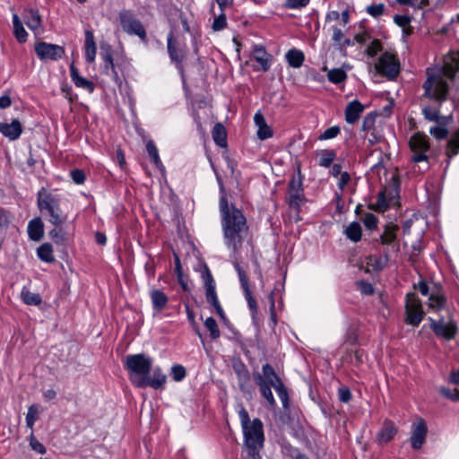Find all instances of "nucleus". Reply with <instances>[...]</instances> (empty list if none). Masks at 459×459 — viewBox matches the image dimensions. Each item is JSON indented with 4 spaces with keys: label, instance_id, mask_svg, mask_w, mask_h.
I'll return each instance as SVG.
<instances>
[{
    "label": "nucleus",
    "instance_id": "obj_1",
    "mask_svg": "<svg viewBox=\"0 0 459 459\" xmlns=\"http://www.w3.org/2000/svg\"><path fill=\"white\" fill-rule=\"evenodd\" d=\"M459 70V54L451 52L445 56L440 69H427V80L423 84L424 95L429 99L442 102L446 100L448 84L444 76L453 79Z\"/></svg>",
    "mask_w": 459,
    "mask_h": 459
},
{
    "label": "nucleus",
    "instance_id": "obj_2",
    "mask_svg": "<svg viewBox=\"0 0 459 459\" xmlns=\"http://www.w3.org/2000/svg\"><path fill=\"white\" fill-rule=\"evenodd\" d=\"M224 243L233 253H237L247 234V219L238 209H233L231 214L221 219Z\"/></svg>",
    "mask_w": 459,
    "mask_h": 459
},
{
    "label": "nucleus",
    "instance_id": "obj_3",
    "mask_svg": "<svg viewBox=\"0 0 459 459\" xmlns=\"http://www.w3.org/2000/svg\"><path fill=\"white\" fill-rule=\"evenodd\" d=\"M60 203L61 196L59 195L48 192L45 188L40 189L38 193V207L53 226L64 225L67 220V216L61 209Z\"/></svg>",
    "mask_w": 459,
    "mask_h": 459
},
{
    "label": "nucleus",
    "instance_id": "obj_4",
    "mask_svg": "<svg viewBox=\"0 0 459 459\" xmlns=\"http://www.w3.org/2000/svg\"><path fill=\"white\" fill-rule=\"evenodd\" d=\"M243 430L245 447L264 446V429L259 419L250 420L247 411L240 404L238 410Z\"/></svg>",
    "mask_w": 459,
    "mask_h": 459
},
{
    "label": "nucleus",
    "instance_id": "obj_5",
    "mask_svg": "<svg viewBox=\"0 0 459 459\" xmlns=\"http://www.w3.org/2000/svg\"><path fill=\"white\" fill-rule=\"evenodd\" d=\"M152 366V359L143 353L128 355L125 360L130 381L136 387H144V377L150 375Z\"/></svg>",
    "mask_w": 459,
    "mask_h": 459
},
{
    "label": "nucleus",
    "instance_id": "obj_6",
    "mask_svg": "<svg viewBox=\"0 0 459 459\" xmlns=\"http://www.w3.org/2000/svg\"><path fill=\"white\" fill-rule=\"evenodd\" d=\"M260 377L265 385H272L281 399L283 407H287L289 403V394L281 379L276 374L274 368L270 364H264L262 368Z\"/></svg>",
    "mask_w": 459,
    "mask_h": 459
},
{
    "label": "nucleus",
    "instance_id": "obj_7",
    "mask_svg": "<svg viewBox=\"0 0 459 459\" xmlns=\"http://www.w3.org/2000/svg\"><path fill=\"white\" fill-rule=\"evenodd\" d=\"M305 201L302 177L300 171L294 175L289 182L288 204L291 209L299 212L301 204Z\"/></svg>",
    "mask_w": 459,
    "mask_h": 459
},
{
    "label": "nucleus",
    "instance_id": "obj_8",
    "mask_svg": "<svg viewBox=\"0 0 459 459\" xmlns=\"http://www.w3.org/2000/svg\"><path fill=\"white\" fill-rule=\"evenodd\" d=\"M405 322L408 325L418 326L423 319L424 311L420 299L415 293H408L405 299Z\"/></svg>",
    "mask_w": 459,
    "mask_h": 459
},
{
    "label": "nucleus",
    "instance_id": "obj_9",
    "mask_svg": "<svg viewBox=\"0 0 459 459\" xmlns=\"http://www.w3.org/2000/svg\"><path fill=\"white\" fill-rule=\"evenodd\" d=\"M119 20L122 29L129 35H136L141 39H146V31L141 22L130 10H122L119 13Z\"/></svg>",
    "mask_w": 459,
    "mask_h": 459
},
{
    "label": "nucleus",
    "instance_id": "obj_10",
    "mask_svg": "<svg viewBox=\"0 0 459 459\" xmlns=\"http://www.w3.org/2000/svg\"><path fill=\"white\" fill-rule=\"evenodd\" d=\"M412 152L411 160L415 163L428 161L427 152L429 151V143L427 135L420 133L414 134L409 142Z\"/></svg>",
    "mask_w": 459,
    "mask_h": 459
},
{
    "label": "nucleus",
    "instance_id": "obj_11",
    "mask_svg": "<svg viewBox=\"0 0 459 459\" xmlns=\"http://www.w3.org/2000/svg\"><path fill=\"white\" fill-rule=\"evenodd\" d=\"M376 68L380 74L389 79H394L400 71V64L394 54L385 52L379 57L378 63L376 65Z\"/></svg>",
    "mask_w": 459,
    "mask_h": 459
},
{
    "label": "nucleus",
    "instance_id": "obj_12",
    "mask_svg": "<svg viewBox=\"0 0 459 459\" xmlns=\"http://www.w3.org/2000/svg\"><path fill=\"white\" fill-rule=\"evenodd\" d=\"M34 49L39 58L43 61L58 60L65 53L61 46L47 42L36 43Z\"/></svg>",
    "mask_w": 459,
    "mask_h": 459
},
{
    "label": "nucleus",
    "instance_id": "obj_13",
    "mask_svg": "<svg viewBox=\"0 0 459 459\" xmlns=\"http://www.w3.org/2000/svg\"><path fill=\"white\" fill-rule=\"evenodd\" d=\"M204 285H205V297L206 300L209 304H211L216 313L220 316L221 319H225V313L220 304L218 299L216 290H215V281L212 278V275L209 270L206 271L205 275L204 276Z\"/></svg>",
    "mask_w": 459,
    "mask_h": 459
},
{
    "label": "nucleus",
    "instance_id": "obj_14",
    "mask_svg": "<svg viewBox=\"0 0 459 459\" xmlns=\"http://www.w3.org/2000/svg\"><path fill=\"white\" fill-rule=\"evenodd\" d=\"M429 321L430 323V328L437 336L446 340H451L455 336L456 325L454 322H446L444 318L436 321L431 317H429Z\"/></svg>",
    "mask_w": 459,
    "mask_h": 459
},
{
    "label": "nucleus",
    "instance_id": "obj_15",
    "mask_svg": "<svg viewBox=\"0 0 459 459\" xmlns=\"http://www.w3.org/2000/svg\"><path fill=\"white\" fill-rule=\"evenodd\" d=\"M428 428L426 421L419 418L411 425V445L413 449H420L426 440Z\"/></svg>",
    "mask_w": 459,
    "mask_h": 459
},
{
    "label": "nucleus",
    "instance_id": "obj_16",
    "mask_svg": "<svg viewBox=\"0 0 459 459\" xmlns=\"http://www.w3.org/2000/svg\"><path fill=\"white\" fill-rule=\"evenodd\" d=\"M167 49L170 60L176 64L178 70L182 71V62L185 58V51L183 48L178 47L172 31H170L167 37Z\"/></svg>",
    "mask_w": 459,
    "mask_h": 459
},
{
    "label": "nucleus",
    "instance_id": "obj_17",
    "mask_svg": "<svg viewBox=\"0 0 459 459\" xmlns=\"http://www.w3.org/2000/svg\"><path fill=\"white\" fill-rule=\"evenodd\" d=\"M253 59L259 64V67L255 70L266 72L271 66V56L266 52L265 48L261 45H254L252 48Z\"/></svg>",
    "mask_w": 459,
    "mask_h": 459
},
{
    "label": "nucleus",
    "instance_id": "obj_18",
    "mask_svg": "<svg viewBox=\"0 0 459 459\" xmlns=\"http://www.w3.org/2000/svg\"><path fill=\"white\" fill-rule=\"evenodd\" d=\"M154 314L163 311L169 304L168 296L159 289H152L149 292Z\"/></svg>",
    "mask_w": 459,
    "mask_h": 459
},
{
    "label": "nucleus",
    "instance_id": "obj_19",
    "mask_svg": "<svg viewBox=\"0 0 459 459\" xmlns=\"http://www.w3.org/2000/svg\"><path fill=\"white\" fill-rule=\"evenodd\" d=\"M22 132V124L17 119H13L10 124L0 123V133L11 141L18 139Z\"/></svg>",
    "mask_w": 459,
    "mask_h": 459
},
{
    "label": "nucleus",
    "instance_id": "obj_20",
    "mask_svg": "<svg viewBox=\"0 0 459 459\" xmlns=\"http://www.w3.org/2000/svg\"><path fill=\"white\" fill-rule=\"evenodd\" d=\"M365 107L357 100L349 102L345 108V120L348 124L356 123L363 113Z\"/></svg>",
    "mask_w": 459,
    "mask_h": 459
},
{
    "label": "nucleus",
    "instance_id": "obj_21",
    "mask_svg": "<svg viewBox=\"0 0 459 459\" xmlns=\"http://www.w3.org/2000/svg\"><path fill=\"white\" fill-rule=\"evenodd\" d=\"M253 377H254L255 384L259 387L261 395L268 403V404L271 408H274L276 406V401H275L273 392H272L273 386L270 385H265L264 380H262V378L260 377L259 372H255L253 374Z\"/></svg>",
    "mask_w": 459,
    "mask_h": 459
},
{
    "label": "nucleus",
    "instance_id": "obj_22",
    "mask_svg": "<svg viewBox=\"0 0 459 459\" xmlns=\"http://www.w3.org/2000/svg\"><path fill=\"white\" fill-rule=\"evenodd\" d=\"M23 18L27 27L34 33L41 30V16L36 9H26L24 11Z\"/></svg>",
    "mask_w": 459,
    "mask_h": 459
},
{
    "label": "nucleus",
    "instance_id": "obj_23",
    "mask_svg": "<svg viewBox=\"0 0 459 459\" xmlns=\"http://www.w3.org/2000/svg\"><path fill=\"white\" fill-rule=\"evenodd\" d=\"M167 380L166 375L162 372L160 368H155L152 370V373L151 376L144 377V387L149 385L152 387L153 389H160L161 388Z\"/></svg>",
    "mask_w": 459,
    "mask_h": 459
},
{
    "label": "nucleus",
    "instance_id": "obj_24",
    "mask_svg": "<svg viewBox=\"0 0 459 459\" xmlns=\"http://www.w3.org/2000/svg\"><path fill=\"white\" fill-rule=\"evenodd\" d=\"M446 299L440 290H431L428 300L429 309L438 312L446 307Z\"/></svg>",
    "mask_w": 459,
    "mask_h": 459
},
{
    "label": "nucleus",
    "instance_id": "obj_25",
    "mask_svg": "<svg viewBox=\"0 0 459 459\" xmlns=\"http://www.w3.org/2000/svg\"><path fill=\"white\" fill-rule=\"evenodd\" d=\"M397 433V429L394 423L390 420H385L383 424L382 429L377 436V442L379 444H386L391 441Z\"/></svg>",
    "mask_w": 459,
    "mask_h": 459
},
{
    "label": "nucleus",
    "instance_id": "obj_26",
    "mask_svg": "<svg viewBox=\"0 0 459 459\" xmlns=\"http://www.w3.org/2000/svg\"><path fill=\"white\" fill-rule=\"evenodd\" d=\"M70 75L73 82L76 87L82 88L90 93L93 92L95 89L94 83L89 81L88 79L81 76L79 74L78 70L74 67V65H72L70 67Z\"/></svg>",
    "mask_w": 459,
    "mask_h": 459
},
{
    "label": "nucleus",
    "instance_id": "obj_27",
    "mask_svg": "<svg viewBox=\"0 0 459 459\" xmlns=\"http://www.w3.org/2000/svg\"><path fill=\"white\" fill-rule=\"evenodd\" d=\"M84 56L88 63H92L96 57L97 47L91 30H85Z\"/></svg>",
    "mask_w": 459,
    "mask_h": 459
},
{
    "label": "nucleus",
    "instance_id": "obj_28",
    "mask_svg": "<svg viewBox=\"0 0 459 459\" xmlns=\"http://www.w3.org/2000/svg\"><path fill=\"white\" fill-rule=\"evenodd\" d=\"M29 238L34 241H39L44 234V224L39 217L34 218L28 224Z\"/></svg>",
    "mask_w": 459,
    "mask_h": 459
},
{
    "label": "nucleus",
    "instance_id": "obj_29",
    "mask_svg": "<svg viewBox=\"0 0 459 459\" xmlns=\"http://www.w3.org/2000/svg\"><path fill=\"white\" fill-rule=\"evenodd\" d=\"M399 227L394 224H388L385 227L383 233L380 236L381 243L383 245H392L397 238V231Z\"/></svg>",
    "mask_w": 459,
    "mask_h": 459
},
{
    "label": "nucleus",
    "instance_id": "obj_30",
    "mask_svg": "<svg viewBox=\"0 0 459 459\" xmlns=\"http://www.w3.org/2000/svg\"><path fill=\"white\" fill-rule=\"evenodd\" d=\"M286 60L293 68H299L305 60V56L301 50L292 48L286 53Z\"/></svg>",
    "mask_w": 459,
    "mask_h": 459
},
{
    "label": "nucleus",
    "instance_id": "obj_31",
    "mask_svg": "<svg viewBox=\"0 0 459 459\" xmlns=\"http://www.w3.org/2000/svg\"><path fill=\"white\" fill-rule=\"evenodd\" d=\"M22 300L30 306H39L42 302V299L39 293L31 292L28 288L23 287L21 291Z\"/></svg>",
    "mask_w": 459,
    "mask_h": 459
},
{
    "label": "nucleus",
    "instance_id": "obj_32",
    "mask_svg": "<svg viewBox=\"0 0 459 459\" xmlns=\"http://www.w3.org/2000/svg\"><path fill=\"white\" fill-rule=\"evenodd\" d=\"M212 138L217 145L220 147H225L227 144V134L225 127L221 124L217 123L212 129Z\"/></svg>",
    "mask_w": 459,
    "mask_h": 459
},
{
    "label": "nucleus",
    "instance_id": "obj_33",
    "mask_svg": "<svg viewBox=\"0 0 459 459\" xmlns=\"http://www.w3.org/2000/svg\"><path fill=\"white\" fill-rule=\"evenodd\" d=\"M13 32L17 40L23 43L27 40L28 33L26 32L18 14L13 15Z\"/></svg>",
    "mask_w": 459,
    "mask_h": 459
},
{
    "label": "nucleus",
    "instance_id": "obj_34",
    "mask_svg": "<svg viewBox=\"0 0 459 459\" xmlns=\"http://www.w3.org/2000/svg\"><path fill=\"white\" fill-rule=\"evenodd\" d=\"M361 232H362L361 226L357 221H353V222L350 223L345 230L346 237L353 242H358L360 240Z\"/></svg>",
    "mask_w": 459,
    "mask_h": 459
},
{
    "label": "nucleus",
    "instance_id": "obj_35",
    "mask_svg": "<svg viewBox=\"0 0 459 459\" xmlns=\"http://www.w3.org/2000/svg\"><path fill=\"white\" fill-rule=\"evenodd\" d=\"M37 255L40 260H42L46 263H51L55 260V257L53 255V247H52L51 244H49V243L42 244L37 249Z\"/></svg>",
    "mask_w": 459,
    "mask_h": 459
},
{
    "label": "nucleus",
    "instance_id": "obj_36",
    "mask_svg": "<svg viewBox=\"0 0 459 459\" xmlns=\"http://www.w3.org/2000/svg\"><path fill=\"white\" fill-rule=\"evenodd\" d=\"M146 150L156 167L160 170H164V166L160 159L158 150L152 141L147 143Z\"/></svg>",
    "mask_w": 459,
    "mask_h": 459
},
{
    "label": "nucleus",
    "instance_id": "obj_37",
    "mask_svg": "<svg viewBox=\"0 0 459 459\" xmlns=\"http://www.w3.org/2000/svg\"><path fill=\"white\" fill-rule=\"evenodd\" d=\"M459 152V129L453 134L447 143L446 155L448 158L455 156Z\"/></svg>",
    "mask_w": 459,
    "mask_h": 459
},
{
    "label": "nucleus",
    "instance_id": "obj_38",
    "mask_svg": "<svg viewBox=\"0 0 459 459\" xmlns=\"http://www.w3.org/2000/svg\"><path fill=\"white\" fill-rule=\"evenodd\" d=\"M318 157L319 166L328 168L335 159V152L333 150H323L318 153Z\"/></svg>",
    "mask_w": 459,
    "mask_h": 459
},
{
    "label": "nucleus",
    "instance_id": "obj_39",
    "mask_svg": "<svg viewBox=\"0 0 459 459\" xmlns=\"http://www.w3.org/2000/svg\"><path fill=\"white\" fill-rule=\"evenodd\" d=\"M388 262L387 255H385L384 257L381 256H375L370 255L368 258V264L373 268V270L380 271L384 269Z\"/></svg>",
    "mask_w": 459,
    "mask_h": 459
},
{
    "label": "nucleus",
    "instance_id": "obj_40",
    "mask_svg": "<svg viewBox=\"0 0 459 459\" xmlns=\"http://www.w3.org/2000/svg\"><path fill=\"white\" fill-rule=\"evenodd\" d=\"M39 413V409L38 405L32 404L29 407L28 412L26 414V425L30 429H33V426L38 420Z\"/></svg>",
    "mask_w": 459,
    "mask_h": 459
},
{
    "label": "nucleus",
    "instance_id": "obj_41",
    "mask_svg": "<svg viewBox=\"0 0 459 459\" xmlns=\"http://www.w3.org/2000/svg\"><path fill=\"white\" fill-rule=\"evenodd\" d=\"M204 326L210 332V336L212 339H218L221 335L220 329L214 318L207 317L204 321Z\"/></svg>",
    "mask_w": 459,
    "mask_h": 459
},
{
    "label": "nucleus",
    "instance_id": "obj_42",
    "mask_svg": "<svg viewBox=\"0 0 459 459\" xmlns=\"http://www.w3.org/2000/svg\"><path fill=\"white\" fill-rule=\"evenodd\" d=\"M345 72L341 68L332 69L327 74L328 80L333 83H340L346 79Z\"/></svg>",
    "mask_w": 459,
    "mask_h": 459
},
{
    "label": "nucleus",
    "instance_id": "obj_43",
    "mask_svg": "<svg viewBox=\"0 0 459 459\" xmlns=\"http://www.w3.org/2000/svg\"><path fill=\"white\" fill-rule=\"evenodd\" d=\"M49 237L56 244H63L65 240L63 225L54 226V229L49 231Z\"/></svg>",
    "mask_w": 459,
    "mask_h": 459
},
{
    "label": "nucleus",
    "instance_id": "obj_44",
    "mask_svg": "<svg viewBox=\"0 0 459 459\" xmlns=\"http://www.w3.org/2000/svg\"><path fill=\"white\" fill-rule=\"evenodd\" d=\"M221 190L222 193H224V189L222 186L221 187ZM233 209L237 208L235 206H229L226 195L225 194H223L220 199V212L221 214V219L224 218L225 215L231 214L233 212Z\"/></svg>",
    "mask_w": 459,
    "mask_h": 459
},
{
    "label": "nucleus",
    "instance_id": "obj_45",
    "mask_svg": "<svg viewBox=\"0 0 459 459\" xmlns=\"http://www.w3.org/2000/svg\"><path fill=\"white\" fill-rule=\"evenodd\" d=\"M376 117H377V116L373 112L368 113L364 117L363 123H362V131L364 133L375 128Z\"/></svg>",
    "mask_w": 459,
    "mask_h": 459
},
{
    "label": "nucleus",
    "instance_id": "obj_46",
    "mask_svg": "<svg viewBox=\"0 0 459 459\" xmlns=\"http://www.w3.org/2000/svg\"><path fill=\"white\" fill-rule=\"evenodd\" d=\"M233 265L236 271L238 272V279L242 289L249 288L248 278L246 272L241 268V266L237 261L233 263Z\"/></svg>",
    "mask_w": 459,
    "mask_h": 459
},
{
    "label": "nucleus",
    "instance_id": "obj_47",
    "mask_svg": "<svg viewBox=\"0 0 459 459\" xmlns=\"http://www.w3.org/2000/svg\"><path fill=\"white\" fill-rule=\"evenodd\" d=\"M364 138L368 142L370 145H373L380 142L382 135L377 130H376V128H374L365 132Z\"/></svg>",
    "mask_w": 459,
    "mask_h": 459
},
{
    "label": "nucleus",
    "instance_id": "obj_48",
    "mask_svg": "<svg viewBox=\"0 0 459 459\" xmlns=\"http://www.w3.org/2000/svg\"><path fill=\"white\" fill-rule=\"evenodd\" d=\"M186 368L182 365H174L171 368V375L175 381L179 382L186 377Z\"/></svg>",
    "mask_w": 459,
    "mask_h": 459
},
{
    "label": "nucleus",
    "instance_id": "obj_49",
    "mask_svg": "<svg viewBox=\"0 0 459 459\" xmlns=\"http://www.w3.org/2000/svg\"><path fill=\"white\" fill-rule=\"evenodd\" d=\"M422 114L429 121L437 122L439 119L438 111L431 107H424L422 108Z\"/></svg>",
    "mask_w": 459,
    "mask_h": 459
},
{
    "label": "nucleus",
    "instance_id": "obj_50",
    "mask_svg": "<svg viewBox=\"0 0 459 459\" xmlns=\"http://www.w3.org/2000/svg\"><path fill=\"white\" fill-rule=\"evenodd\" d=\"M429 133L435 138L441 140L445 139L447 136L448 130L446 127L436 126L430 127Z\"/></svg>",
    "mask_w": 459,
    "mask_h": 459
},
{
    "label": "nucleus",
    "instance_id": "obj_51",
    "mask_svg": "<svg viewBox=\"0 0 459 459\" xmlns=\"http://www.w3.org/2000/svg\"><path fill=\"white\" fill-rule=\"evenodd\" d=\"M440 393L446 398L450 399L453 402L459 401V390L456 388H440Z\"/></svg>",
    "mask_w": 459,
    "mask_h": 459
},
{
    "label": "nucleus",
    "instance_id": "obj_52",
    "mask_svg": "<svg viewBox=\"0 0 459 459\" xmlns=\"http://www.w3.org/2000/svg\"><path fill=\"white\" fill-rule=\"evenodd\" d=\"M382 49V45L379 39H374L367 48V54L369 56H377Z\"/></svg>",
    "mask_w": 459,
    "mask_h": 459
},
{
    "label": "nucleus",
    "instance_id": "obj_53",
    "mask_svg": "<svg viewBox=\"0 0 459 459\" xmlns=\"http://www.w3.org/2000/svg\"><path fill=\"white\" fill-rule=\"evenodd\" d=\"M226 26V16L223 13H221L218 17L214 19L212 28L214 31H220L223 30Z\"/></svg>",
    "mask_w": 459,
    "mask_h": 459
},
{
    "label": "nucleus",
    "instance_id": "obj_54",
    "mask_svg": "<svg viewBox=\"0 0 459 459\" xmlns=\"http://www.w3.org/2000/svg\"><path fill=\"white\" fill-rule=\"evenodd\" d=\"M340 127L337 126L327 128L319 137L320 140L335 138L340 134Z\"/></svg>",
    "mask_w": 459,
    "mask_h": 459
},
{
    "label": "nucleus",
    "instance_id": "obj_55",
    "mask_svg": "<svg viewBox=\"0 0 459 459\" xmlns=\"http://www.w3.org/2000/svg\"><path fill=\"white\" fill-rule=\"evenodd\" d=\"M384 9H385V5L383 4H371L367 7V12L371 16L377 18L383 14Z\"/></svg>",
    "mask_w": 459,
    "mask_h": 459
},
{
    "label": "nucleus",
    "instance_id": "obj_56",
    "mask_svg": "<svg viewBox=\"0 0 459 459\" xmlns=\"http://www.w3.org/2000/svg\"><path fill=\"white\" fill-rule=\"evenodd\" d=\"M30 445L34 451L38 452L40 455H44L47 452L43 444H41L39 441L36 439V437L33 435V432H31L30 434Z\"/></svg>",
    "mask_w": 459,
    "mask_h": 459
},
{
    "label": "nucleus",
    "instance_id": "obj_57",
    "mask_svg": "<svg viewBox=\"0 0 459 459\" xmlns=\"http://www.w3.org/2000/svg\"><path fill=\"white\" fill-rule=\"evenodd\" d=\"M101 56H102V59L104 61L105 74H109L108 65L112 66V65L114 64L113 63V57H112L111 50L108 48L105 52H102L101 53Z\"/></svg>",
    "mask_w": 459,
    "mask_h": 459
},
{
    "label": "nucleus",
    "instance_id": "obj_58",
    "mask_svg": "<svg viewBox=\"0 0 459 459\" xmlns=\"http://www.w3.org/2000/svg\"><path fill=\"white\" fill-rule=\"evenodd\" d=\"M364 225L368 230H373L377 227V219L373 213H367L363 219Z\"/></svg>",
    "mask_w": 459,
    "mask_h": 459
},
{
    "label": "nucleus",
    "instance_id": "obj_59",
    "mask_svg": "<svg viewBox=\"0 0 459 459\" xmlns=\"http://www.w3.org/2000/svg\"><path fill=\"white\" fill-rule=\"evenodd\" d=\"M70 175L73 181L77 185L83 184L85 181V174L81 169H74L71 171Z\"/></svg>",
    "mask_w": 459,
    "mask_h": 459
},
{
    "label": "nucleus",
    "instance_id": "obj_60",
    "mask_svg": "<svg viewBox=\"0 0 459 459\" xmlns=\"http://www.w3.org/2000/svg\"><path fill=\"white\" fill-rule=\"evenodd\" d=\"M263 447H246L247 459H262L260 451Z\"/></svg>",
    "mask_w": 459,
    "mask_h": 459
},
{
    "label": "nucleus",
    "instance_id": "obj_61",
    "mask_svg": "<svg viewBox=\"0 0 459 459\" xmlns=\"http://www.w3.org/2000/svg\"><path fill=\"white\" fill-rule=\"evenodd\" d=\"M310 0H287L286 6L290 9H299L306 6Z\"/></svg>",
    "mask_w": 459,
    "mask_h": 459
},
{
    "label": "nucleus",
    "instance_id": "obj_62",
    "mask_svg": "<svg viewBox=\"0 0 459 459\" xmlns=\"http://www.w3.org/2000/svg\"><path fill=\"white\" fill-rule=\"evenodd\" d=\"M272 135L273 132L267 125L260 126L257 130V136L260 140H265L271 137Z\"/></svg>",
    "mask_w": 459,
    "mask_h": 459
},
{
    "label": "nucleus",
    "instance_id": "obj_63",
    "mask_svg": "<svg viewBox=\"0 0 459 459\" xmlns=\"http://www.w3.org/2000/svg\"><path fill=\"white\" fill-rule=\"evenodd\" d=\"M11 222L9 213L4 210L0 209V228L7 229Z\"/></svg>",
    "mask_w": 459,
    "mask_h": 459
},
{
    "label": "nucleus",
    "instance_id": "obj_64",
    "mask_svg": "<svg viewBox=\"0 0 459 459\" xmlns=\"http://www.w3.org/2000/svg\"><path fill=\"white\" fill-rule=\"evenodd\" d=\"M394 22L402 28L407 27L411 22V18L407 15L397 14L394 18Z\"/></svg>",
    "mask_w": 459,
    "mask_h": 459
}]
</instances>
